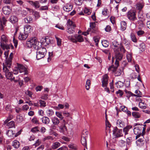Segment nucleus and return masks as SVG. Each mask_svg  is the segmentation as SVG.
<instances>
[{"instance_id":"1","label":"nucleus","mask_w":150,"mask_h":150,"mask_svg":"<svg viewBox=\"0 0 150 150\" xmlns=\"http://www.w3.org/2000/svg\"><path fill=\"white\" fill-rule=\"evenodd\" d=\"M8 37L4 35H2L1 36L0 41V46L4 50H8L10 48V45H8Z\"/></svg>"},{"instance_id":"2","label":"nucleus","mask_w":150,"mask_h":150,"mask_svg":"<svg viewBox=\"0 0 150 150\" xmlns=\"http://www.w3.org/2000/svg\"><path fill=\"white\" fill-rule=\"evenodd\" d=\"M127 18L130 21H134L137 20L136 12L135 10L131 9L126 13Z\"/></svg>"},{"instance_id":"3","label":"nucleus","mask_w":150,"mask_h":150,"mask_svg":"<svg viewBox=\"0 0 150 150\" xmlns=\"http://www.w3.org/2000/svg\"><path fill=\"white\" fill-rule=\"evenodd\" d=\"M118 67L116 65L115 67H114L113 65H112L109 67L108 69V71H111L114 73L115 76H120L121 74L123 69L122 68H121L117 70L116 69Z\"/></svg>"},{"instance_id":"4","label":"nucleus","mask_w":150,"mask_h":150,"mask_svg":"<svg viewBox=\"0 0 150 150\" xmlns=\"http://www.w3.org/2000/svg\"><path fill=\"white\" fill-rule=\"evenodd\" d=\"M47 53L45 48H41L36 52V58L38 60H39L44 57Z\"/></svg>"},{"instance_id":"5","label":"nucleus","mask_w":150,"mask_h":150,"mask_svg":"<svg viewBox=\"0 0 150 150\" xmlns=\"http://www.w3.org/2000/svg\"><path fill=\"white\" fill-rule=\"evenodd\" d=\"M114 51L115 54V58H116L115 62V64L117 67H118L119 65V63L118 60H121L123 57V55L122 53H121L119 52V50L115 49V48L114 49Z\"/></svg>"},{"instance_id":"6","label":"nucleus","mask_w":150,"mask_h":150,"mask_svg":"<svg viewBox=\"0 0 150 150\" xmlns=\"http://www.w3.org/2000/svg\"><path fill=\"white\" fill-rule=\"evenodd\" d=\"M113 134L115 138H119L123 136L122 131V129H118L117 127H114L112 130Z\"/></svg>"},{"instance_id":"7","label":"nucleus","mask_w":150,"mask_h":150,"mask_svg":"<svg viewBox=\"0 0 150 150\" xmlns=\"http://www.w3.org/2000/svg\"><path fill=\"white\" fill-rule=\"evenodd\" d=\"M143 128L142 126H137L135 127L133 129L134 133L136 135V139H137L142 135V130Z\"/></svg>"},{"instance_id":"8","label":"nucleus","mask_w":150,"mask_h":150,"mask_svg":"<svg viewBox=\"0 0 150 150\" xmlns=\"http://www.w3.org/2000/svg\"><path fill=\"white\" fill-rule=\"evenodd\" d=\"M11 61L10 60H6V62L3 63V70L4 71H9V69L11 68Z\"/></svg>"},{"instance_id":"9","label":"nucleus","mask_w":150,"mask_h":150,"mask_svg":"<svg viewBox=\"0 0 150 150\" xmlns=\"http://www.w3.org/2000/svg\"><path fill=\"white\" fill-rule=\"evenodd\" d=\"M36 41V37H34L28 39L26 41V45L29 47H30L34 45L35 41Z\"/></svg>"},{"instance_id":"10","label":"nucleus","mask_w":150,"mask_h":150,"mask_svg":"<svg viewBox=\"0 0 150 150\" xmlns=\"http://www.w3.org/2000/svg\"><path fill=\"white\" fill-rule=\"evenodd\" d=\"M36 41V37H34L28 39L26 41V45L29 47H30L34 45L35 41Z\"/></svg>"},{"instance_id":"11","label":"nucleus","mask_w":150,"mask_h":150,"mask_svg":"<svg viewBox=\"0 0 150 150\" xmlns=\"http://www.w3.org/2000/svg\"><path fill=\"white\" fill-rule=\"evenodd\" d=\"M27 2L35 8H38L40 6L39 2L38 1H33L29 0Z\"/></svg>"},{"instance_id":"12","label":"nucleus","mask_w":150,"mask_h":150,"mask_svg":"<svg viewBox=\"0 0 150 150\" xmlns=\"http://www.w3.org/2000/svg\"><path fill=\"white\" fill-rule=\"evenodd\" d=\"M34 44V47L37 50H40L41 48H45L44 47H42V44L41 42L38 41L37 39L36 38V41H35Z\"/></svg>"},{"instance_id":"13","label":"nucleus","mask_w":150,"mask_h":150,"mask_svg":"<svg viewBox=\"0 0 150 150\" xmlns=\"http://www.w3.org/2000/svg\"><path fill=\"white\" fill-rule=\"evenodd\" d=\"M108 76L107 74L104 75L102 79V86L103 87H106L108 83Z\"/></svg>"},{"instance_id":"14","label":"nucleus","mask_w":150,"mask_h":150,"mask_svg":"<svg viewBox=\"0 0 150 150\" xmlns=\"http://www.w3.org/2000/svg\"><path fill=\"white\" fill-rule=\"evenodd\" d=\"M2 10L3 13L5 15H9L11 12V9L9 6H4Z\"/></svg>"},{"instance_id":"15","label":"nucleus","mask_w":150,"mask_h":150,"mask_svg":"<svg viewBox=\"0 0 150 150\" xmlns=\"http://www.w3.org/2000/svg\"><path fill=\"white\" fill-rule=\"evenodd\" d=\"M9 21L13 24H16L18 23V19L17 17L13 15L10 17Z\"/></svg>"},{"instance_id":"16","label":"nucleus","mask_w":150,"mask_h":150,"mask_svg":"<svg viewBox=\"0 0 150 150\" xmlns=\"http://www.w3.org/2000/svg\"><path fill=\"white\" fill-rule=\"evenodd\" d=\"M136 143L138 146L139 147L142 146L145 143V141L144 140V137H142L138 139L136 141Z\"/></svg>"},{"instance_id":"17","label":"nucleus","mask_w":150,"mask_h":150,"mask_svg":"<svg viewBox=\"0 0 150 150\" xmlns=\"http://www.w3.org/2000/svg\"><path fill=\"white\" fill-rule=\"evenodd\" d=\"M28 36V34L25 32L24 33H20L18 37V38L21 40H25Z\"/></svg>"},{"instance_id":"18","label":"nucleus","mask_w":150,"mask_h":150,"mask_svg":"<svg viewBox=\"0 0 150 150\" xmlns=\"http://www.w3.org/2000/svg\"><path fill=\"white\" fill-rule=\"evenodd\" d=\"M73 6L69 3H68L63 7V9L66 12H68L71 11L72 9Z\"/></svg>"},{"instance_id":"19","label":"nucleus","mask_w":150,"mask_h":150,"mask_svg":"<svg viewBox=\"0 0 150 150\" xmlns=\"http://www.w3.org/2000/svg\"><path fill=\"white\" fill-rule=\"evenodd\" d=\"M144 5V4L142 2H139L137 3L136 4V9L139 11H141L142 8H143Z\"/></svg>"},{"instance_id":"20","label":"nucleus","mask_w":150,"mask_h":150,"mask_svg":"<svg viewBox=\"0 0 150 150\" xmlns=\"http://www.w3.org/2000/svg\"><path fill=\"white\" fill-rule=\"evenodd\" d=\"M60 131L64 134H67V129L65 125L61 126L59 127Z\"/></svg>"},{"instance_id":"21","label":"nucleus","mask_w":150,"mask_h":150,"mask_svg":"<svg viewBox=\"0 0 150 150\" xmlns=\"http://www.w3.org/2000/svg\"><path fill=\"white\" fill-rule=\"evenodd\" d=\"M117 127L119 128H123L125 125V122L120 120H118L116 123Z\"/></svg>"},{"instance_id":"22","label":"nucleus","mask_w":150,"mask_h":150,"mask_svg":"<svg viewBox=\"0 0 150 150\" xmlns=\"http://www.w3.org/2000/svg\"><path fill=\"white\" fill-rule=\"evenodd\" d=\"M24 32L27 33L28 34L32 30V27L30 25L27 24L24 27Z\"/></svg>"},{"instance_id":"23","label":"nucleus","mask_w":150,"mask_h":150,"mask_svg":"<svg viewBox=\"0 0 150 150\" xmlns=\"http://www.w3.org/2000/svg\"><path fill=\"white\" fill-rule=\"evenodd\" d=\"M132 128V126L130 125H127L123 129V132L125 133V136L128 134V132L130 129Z\"/></svg>"},{"instance_id":"24","label":"nucleus","mask_w":150,"mask_h":150,"mask_svg":"<svg viewBox=\"0 0 150 150\" xmlns=\"http://www.w3.org/2000/svg\"><path fill=\"white\" fill-rule=\"evenodd\" d=\"M83 132V135L81 137V142L82 144L84 146H86L87 145V141L86 140V136H84V134Z\"/></svg>"},{"instance_id":"25","label":"nucleus","mask_w":150,"mask_h":150,"mask_svg":"<svg viewBox=\"0 0 150 150\" xmlns=\"http://www.w3.org/2000/svg\"><path fill=\"white\" fill-rule=\"evenodd\" d=\"M52 121L54 125H58L59 123V121L58 119L56 117H54L52 119Z\"/></svg>"},{"instance_id":"26","label":"nucleus","mask_w":150,"mask_h":150,"mask_svg":"<svg viewBox=\"0 0 150 150\" xmlns=\"http://www.w3.org/2000/svg\"><path fill=\"white\" fill-rule=\"evenodd\" d=\"M74 38L76 39L77 41L79 42L83 41V39L82 37L80 35L76 34L74 35Z\"/></svg>"},{"instance_id":"27","label":"nucleus","mask_w":150,"mask_h":150,"mask_svg":"<svg viewBox=\"0 0 150 150\" xmlns=\"http://www.w3.org/2000/svg\"><path fill=\"white\" fill-rule=\"evenodd\" d=\"M127 27L126 22L124 21H122L120 23V29L122 31L125 30Z\"/></svg>"},{"instance_id":"28","label":"nucleus","mask_w":150,"mask_h":150,"mask_svg":"<svg viewBox=\"0 0 150 150\" xmlns=\"http://www.w3.org/2000/svg\"><path fill=\"white\" fill-rule=\"evenodd\" d=\"M42 122L43 123L47 125L50 122V120L49 118L47 117H43L42 118Z\"/></svg>"},{"instance_id":"29","label":"nucleus","mask_w":150,"mask_h":150,"mask_svg":"<svg viewBox=\"0 0 150 150\" xmlns=\"http://www.w3.org/2000/svg\"><path fill=\"white\" fill-rule=\"evenodd\" d=\"M17 67L19 69L20 73H22L25 70V67L23 65L20 64H17Z\"/></svg>"},{"instance_id":"30","label":"nucleus","mask_w":150,"mask_h":150,"mask_svg":"<svg viewBox=\"0 0 150 150\" xmlns=\"http://www.w3.org/2000/svg\"><path fill=\"white\" fill-rule=\"evenodd\" d=\"M33 20V18L30 16H28L24 19V21L26 23H30Z\"/></svg>"},{"instance_id":"31","label":"nucleus","mask_w":150,"mask_h":150,"mask_svg":"<svg viewBox=\"0 0 150 150\" xmlns=\"http://www.w3.org/2000/svg\"><path fill=\"white\" fill-rule=\"evenodd\" d=\"M9 71H4L5 73L7 79H10L11 78H13V74L12 72H10Z\"/></svg>"},{"instance_id":"32","label":"nucleus","mask_w":150,"mask_h":150,"mask_svg":"<svg viewBox=\"0 0 150 150\" xmlns=\"http://www.w3.org/2000/svg\"><path fill=\"white\" fill-rule=\"evenodd\" d=\"M60 143L58 142H56L53 143L52 148L53 149H56L59 147L60 146Z\"/></svg>"},{"instance_id":"33","label":"nucleus","mask_w":150,"mask_h":150,"mask_svg":"<svg viewBox=\"0 0 150 150\" xmlns=\"http://www.w3.org/2000/svg\"><path fill=\"white\" fill-rule=\"evenodd\" d=\"M20 145L19 142L17 140H15L13 142L12 145L15 148H18L19 147Z\"/></svg>"},{"instance_id":"34","label":"nucleus","mask_w":150,"mask_h":150,"mask_svg":"<svg viewBox=\"0 0 150 150\" xmlns=\"http://www.w3.org/2000/svg\"><path fill=\"white\" fill-rule=\"evenodd\" d=\"M7 126L9 128L15 127V122L13 121H11L7 124Z\"/></svg>"},{"instance_id":"35","label":"nucleus","mask_w":150,"mask_h":150,"mask_svg":"<svg viewBox=\"0 0 150 150\" xmlns=\"http://www.w3.org/2000/svg\"><path fill=\"white\" fill-rule=\"evenodd\" d=\"M67 28L76 26V25L73 23V22L72 21L70 20V19H69L67 21Z\"/></svg>"},{"instance_id":"36","label":"nucleus","mask_w":150,"mask_h":150,"mask_svg":"<svg viewBox=\"0 0 150 150\" xmlns=\"http://www.w3.org/2000/svg\"><path fill=\"white\" fill-rule=\"evenodd\" d=\"M76 26H73V27H67V32L70 33H73L75 31V28Z\"/></svg>"},{"instance_id":"37","label":"nucleus","mask_w":150,"mask_h":150,"mask_svg":"<svg viewBox=\"0 0 150 150\" xmlns=\"http://www.w3.org/2000/svg\"><path fill=\"white\" fill-rule=\"evenodd\" d=\"M116 49H117L118 50H119V51L120 50L121 52L122 53H125L126 52V50L125 48L123 46H122L121 44H120L119 45L118 48Z\"/></svg>"},{"instance_id":"38","label":"nucleus","mask_w":150,"mask_h":150,"mask_svg":"<svg viewBox=\"0 0 150 150\" xmlns=\"http://www.w3.org/2000/svg\"><path fill=\"white\" fill-rule=\"evenodd\" d=\"M132 116L134 118H138L140 117L141 115L139 112H133L132 113Z\"/></svg>"},{"instance_id":"39","label":"nucleus","mask_w":150,"mask_h":150,"mask_svg":"<svg viewBox=\"0 0 150 150\" xmlns=\"http://www.w3.org/2000/svg\"><path fill=\"white\" fill-rule=\"evenodd\" d=\"M6 134L10 137H13L14 133H13V131L11 130H8L7 131Z\"/></svg>"},{"instance_id":"40","label":"nucleus","mask_w":150,"mask_h":150,"mask_svg":"<svg viewBox=\"0 0 150 150\" xmlns=\"http://www.w3.org/2000/svg\"><path fill=\"white\" fill-rule=\"evenodd\" d=\"M126 93H127L126 97L129 99V98L131 96H136L135 94L132 93L131 92L129 91H126Z\"/></svg>"},{"instance_id":"41","label":"nucleus","mask_w":150,"mask_h":150,"mask_svg":"<svg viewBox=\"0 0 150 150\" xmlns=\"http://www.w3.org/2000/svg\"><path fill=\"white\" fill-rule=\"evenodd\" d=\"M109 11L106 8H104L102 11V14L104 16H108V15Z\"/></svg>"},{"instance_id":"42","label":"nucleus","mask_w":150,"mask_h":150,"mask_svg":"<svg viewBox=\"0 0 150 150\" xmlns=\"http://www.w3.org/2000/svg\"><path fill=\"white\" fill-rule=\"evenodd\" d=\"M139 106L140 108L144 109L146 108V104L144 102H140L139 103Z\"/></svg>"},{"instance_id":"43","label":"nucleus","mask_w":150,"mask_h":150,"mask_svg":"<svg viewBox=\"0 0 150 150\" xmlns=\"http://www.w3.org/2000/svg\"><path fill=\"white\" fill-rule=\"evenodd\" d=\"M116 87L118 88H120L123 86V83L121 81H118L115 83Z\"/></svg>"},{"instance_id":"44","label":"nucleus","mask_w":150,"mask_h":150,"mask_svg":"<svg viewBox=\"0 0 150 150\" xmlns=\"http://www.w3.org/2000/svg\"><path fill=\"white\" fill-rule=\"evenodd\" d=\"M91 85V81L89 79H87L86 81V88L87 90H88L90 88Z\"/></svg>"},{"instance_id":"45","label":"nucleus","mask_w":150,"mask_h":150,"mask_svg":"<svg viewBox=\"0 0 150 150\" xmlns=\"http://www.w3.org/2000/svg\"><path fill=\"white\" fill-rule=\"evenodd\" d=\"M46 113L48 116H50L54 114V112L52 109H49L47 111Z\"/></svg>"},{"instance_id":"46","label":"nucleus","mask_w":150,"mask_h":150,"mask_svg":"<svg viewBox=\"0 0 150 150\" xmlns=\"http://www.w3.org/2000/svg\"><path fill=\"white\" fill-rule=\"evenodd\" d=\"M127 58L129 62L132 61V54L130 53H128L126 55Z\"/></svg>"},{"instance_id":"47","label":"nucleus","mask_w":150,"mask_h":150,"mask_svg":"<svg viewBox=\"0 0 150 150\" xmlns=\"http://www.w3.org/2000/svg\"><path fill=\"white\" fill-rule=\"evenodd\" d=\"M130 37L131 40L132 41L134 42H137V39L135 35L133 33H131L130 35Z\"/></svg>"},{"instance_id":"48","label":"nucleus","mask_w":150,"mask_h":150,"mask_svg":"<svg viewBox=\"0 0 150 150\" xmlns=\"http://www.w3.org/2000/svg\"><path fill=\"white\" fill-rule=\"evenodd\" d=\"M13 118V116L11 115H9L7 119L5 120L4 121V123L6 124L7 123V122L9 121L10 120H12Z\"/></svg>"},{"instance_id":"49","label":"nucleus","mask_w":150,"mask_h":150,"mask_svg":"<svg viewBox=\"0 0 150 150\" xmlns=\"http://www.w3.org/2000/svg\"><path fill=\"white\" fill-rule=\"evenodd\" d=\"M102 43L103 46L105 47H108L109 43L107 40H104L102 41Z\"/></svg>"},{"instance_id":"50","label":"nucleus","mask_w":150,"mask_h":150,"mask_svg":"<svg viewBox=\"0 0 150 150\" xmlns=\"http://www.w3.org/2000/svg\"><path fill=\"white\" fill-rule=\"evenodd\" d=\"M39 102L40 104V107H44L46 106V103L45 101L40 100H39Z\"/></svg>"},{"instance_id":"51","label":"nucleus","mask_w":150,"mask_h":150,"mask_svg":"<svg viewBox=\"0 0 150 150\" xmlns=\"http://www.w3.org/2000/svg\"><path fill=\"white\" fill-rule=\"evenodd\" d=\"M135 93L136 94H135L136 96L142 97V93L139 90H137L135 91Z\"/></svg>"},{"instance_id":"52","label":"nucleus","mask_w":150,"mask_h":150,"mask_svg":"<svg viewBox=\"0 0 150 150\" xmlns=\"http://www.w3.org/2000/svg\"><path fill=\"white\" fill-rule=\"evenodd\" d=\"M55 38L57 40V45L59 46H60L62 44L61 40L56 36H55Z\"/></svg>"},{"instance_id":"53","label":"nucleus","mask_w":150,"mask_h":150,"mask_svg":"<svg viewBox=\"0 0 150 150\" xmlns=\"http://www.w3.org/2000/svg\"><path fill=\"white\" fill-rule=\"evenodd\" d=\"M55 113L56 116L57 117L60 118L61 120H62L64 118V117L62 116L61 113L57 112H56Z\"/></svg>"},{"instance_id":"54","label":"nucleus","mask_w":150,"mask_h":150,"mask_svg":"<svg viewBox=\"0 0 150 150\" xmlns=\"http://www.w3.org/2000/svg\"><path fill=\"white\" fill-rule=\"evenodd\" d=\"M41 143V141L38 139L37 140L35 143L34 144L33 146H35V147H36L38 146Z\"/></svg>"},{"instance_id":"55","label":"nucleus","mask_w":150,"mask_h":150,"mask_svg":"<svg viewBox=\"0 0 150 150\" xmlns=\"http://www.w3.org/2000/svg\"><path fill=\"white\" fill-rule=\"evenodd\" d=\"M144 33V31L142 30H139L137 32V34L139 36H141Z\"/></svg>"},{"instance_id":"56","label":"nucleus","mask_w":150,"mask_h":150,"mask_svg":"<svg viewBox=\"0 0 150 150\" xmlns=\"http://www.w3.org/2000/svg\"><path fill=\"white\" fill-rule=\"evenodd\" d=\"M38 128V127H35L33 128H32L31 129V131L33 133L36 132L38 131H39Z\"/></svg>"},{"instance_id":"57","label":"nucleus","mask_w":150,"mask_h":150,"mask_svg":"<svg viewBox=\"0 0 150 150\" xmlns=\"http://www.w3.org/2000/svg\"><path fill=\"white\" fill-rule=\"evenodd\" d=\"M64 107V105L62 104H59L58 106L56 107V109L57 110H60V109H63Z\"/></svg>"},{"instance_id":"58","label":"nucleus","mask_w":150,"mask_h":150,"mask_svg":"<svg viewBox=\"0 0 150 150\" xmlns=\"http://www.w3.org/2000/svg\"><path fill=\"white\" fill-rule=\"evenodd\" d=\"M48 94H44L41 96V98L44 100H46L48 98Z\"/></svg>"},{"instance_id":"59","label":"nucleus","mask_w":150,"mask_h":150,"mask_svg":"<svg viewBox=\"0 0 150 150\" xmlns=\"http://www.w3.org/2000/svg\"><path fill=\"white\" fill-rule=\"evenodd\" d=\"M84 12L85 13L87 14V15H89L91 13L90 10L86 8L84 9Z\"/></svg>"},{"instance_id":"60","label":"nucleus","mask_w":150,"mask_h":150,"mask_svg":"<svg viewBox=\"0 0 150 150\" xmlns=\"http://www.w3.org/2000/svg\"><path fill=\"white\" fill-rule=\"evenodd\" d=\"M125 142L123 140H120L119 141V144L121 147H122L125 145Z\"/></svg>"},{"instance_id":"61","label":"nucleus","mask_w":150,"mask_h":150,"mask_svg":"<svg viewBox=\"0 0 150 150\" xmlns=\"http://www.w3.org/2000/svg\"><path fill=\"white\" fill-rule=\"evenodd\" d=\"M51 40L50 38L48 37H46V43L45 46H47L51 43Z\"/></svg>"},{"instance_id":"62","label":"nucleus","mask_w":150,"mask_h":150,"mask_svg":"<svg viewBox=\"0 0 150 150\" xmlns=\"http://www.w3.org/2000/svg\"><path fill=\"white\" fill-rule=\"evenodd\" d=\"M120 109L124 112H126L127 110V108L125 106H122L120 107Z\"/></svg>"},{"instance_id":"63","label":"nucleus","mask_w":150,"mask_h":150,"mask_svg":"<svg viewBox=\"0 0 150 150\" xmlns=\"http://www.w3.org/2000/svg\"><path fill=\"white\" fill-rule=\"evenodd\" d=\"M31 121L34 124H38V121L36 117H34L31 120Z\"/></svg>"},{"instance_id":"64","label":"nucleus","mask_w":150,"mask_h":150,"mask_svg":"<svg viewBox=\"0 0 150 150\" xmlns=\"http://www.w3.org/2000/svg\"><path fill=\"white\" fill-rule=\"evenodd\" d=\"M116 93L117 94H119L120 96L121 97L123 94V92L120 90H119L118 91L116 92Z\"/></svg>"}]
</instances>
